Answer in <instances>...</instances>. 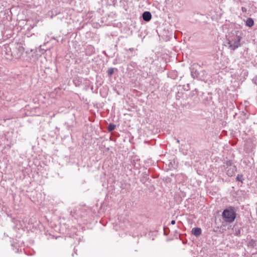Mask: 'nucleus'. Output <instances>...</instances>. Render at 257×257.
I'll list each match as a JSON object with an SVG mask.
<instances>
[{"mask_svg": "<svg viewBox=\"0 0 257 257\" xmlns=\"http://www.w3.org/2000/svg\"><path fill=\"white\" fill-rule=\"evenodd\" d=\"M223 220L228 223L233 222L236 218V211L233 207L229 206L224 209L222 214Z\"/></svg>", "mask_w": 257, "mask_h": 257, "instance_id": "7ed1b4c3", "label": "nucleus"}, {"mask_svg": "<svg viewBox=\"0 0 257 257\" xmlns=\"http://www.w3.org/2000/svg\"><path fill=\"white\" fill-rule=\"evenodd\" d=\"M241 37L238 31L233 30L226 35L227 43L228 48L231 50H235L240 46Z\"/></svg>", "mask_w": 257, "mask_h": 257, "instance_id": "f257e3e1", "label": "nucleus"}, {"mask_svg": "<svg viewBox=\"0 0 257 257\" xmlns=\"http://www.w3.org/2000/svg\"><path fill=\"white\" fill-rule=\"evenodd\" d=\"M201 65L198 63H193L191 67V75L194 79H197L201 80H204L205 77V71L201 70Z\"/></svg>", "mask_w": 257, "mask_h": 257, "instance_id": "f03ea898", "label": "nucleus"}, {"mask_svg": "<svg viewBox=\"0 0 257 257\" xmlns=\"http://www.w3.org/2000/svg\"><path fill=\"white\" fill-rule=\"evenodd\" d=\"M12 45L13 43L4 45L2 49V54H4L8 56H10L13 57Z\"/></svg>", "mask_w": 257, "mask_h": 257, "instance_id": "423d86ee", "label": "nucleus"}, {"mask_svg": "<svg viewBox=\"0 0 257 257\" xmlns=\"http://www.w3.org/2000/svg\"><path fill=\"white\" fill-rule=\"evenodd\" d=\"M125 50H127V49H125ZM128 50H129L131 52H133L135 51V49L133 48H130L129 49H128Z\"/></svg>", "mask_w": 257, "mask_h": 257, "instance_id": "4468645a", "label": "nucleus"}, {"mask_svg": "<svg viewBox=\"0 0 257 257\" xmlns=\"http://www.w3.org/2000/svg\"><path fill=\"white\" fill-rule=\"evenodd\" d=\"M256 244V241L253 240V239H251L249 242H248V245L249 246H255Z\"/></svg>", "mask_w": 257, "mask_h": 257, "instance_id": "f8f14e48", "label": "nucleus"}, {"mask_svg": "<svg viewBox=\"0 0 257 257\" xmlns=\"http://www.w3.org/2000/svg\"><path fill=\"white\" fill-rule=\"evenodd\" d=\"M187 86H188V87H189V84H187Z\"/></svg>", "mask_w": 257, "mask_h": 257, "instance_id": "f3484780", "label": "nucleus"}, {"mask_svg": "<svg viewBox=\"0 0 257 257\" xmlns=\"http://www.w3.org/2000/svg\"><path fill=\"white\" fill-rule=\"evenodd\" d=\"M191 232L196 237H198L201 234L202 230L199 227H194L192 229Z\"/></svg>", "mask_w": 257, "mask_h": 257, "instance_id": "6e6552de", "label": "nucleus"}, {"mask_svg": "<svg viewBox=\"0 0 257 257\" xmlns=\"http://www.w3.org/2000/svg\"><path fill=\"white\" fill-rule=\"evenodd\" d=\"M114 73V69L113 68H109L107 70V74L109 77H110Z\"/></svg>", "mask_w": 257, "mask_h": 257, "instance_id": "9b49d317", "label": "nucleus"}, {"mask_svg": "<svg viewBox=\"0 0 257 257\" xmlns=\"http://www.w3.org/2000/svg\"><path fill=\"white\" fill-rule=\"evenodd\" d=\"M175 223H176V221H175V220H172V221H171V223L172 224H173V225L175 224Z\"/></svg>", "mask_w": 257, "mask_h": 257, "instance_id": "2eb2a0df", "label": "nucleus"}, {"mask_svg": "<svg viewBox=\"0 0 257 257\" xmlns=\"http://www.w3.org/2000/svg\"><path fill=\"white\" fill-rule=\"evenodd\" d=\"M241 10H242V12H246V9H245V8H243V7H242V8H241Z\"/></svg>", "mask_w": 257, "mask_h": 257, "instance_id": "dca6fc26", "label": "nucleus"}, {"mask_svg": "<svg viewBox=\"0 0 257 257\" xmlns=\"http://www.w3.org/2000/svg\"><path fill=\"white\" fill-rule=\"evenodd\" d=\"M222 170L224 169L226 174L228 176H232L236 171V168L230 160H228L223 163V165L220 168Z\"/></svg>", "mask_w": 257, "mask_h": 257, "instance_id": "39448f33", "label": "nucleus"}, {"mask_svg": "<svg viewBox=\"0 0 257 257\" xmlns=\"http://www.w3.org/2000/svg\"><path fill=\"white\" fill-rule=\"evenodd\" d=\"M116 127V125L114 124H112V123H110L108 126V127H107V130H108V132H112V131H113L115 128Z\"/></svg>", "mask_w": 257, "mask_h": 257, "instance_id": "9d476101", "label": "nucleus"}, {"mask_svg": "<svg viewBox=\"0 0 257 257\" xmlns=\"http://www.w3.org/2000/svg\"><path fill=\"white\" fill-rule=\"evenodd\" d=\"M245 24L247 26L249 27H251L254 25V21L252 18H247L245 21Z\"/></svg>", "mask_w": 257, "mask_h": 257, "instance_id": "1a4fd4ad", "label": "nucleus"}, {"mask_svg": "<svg viewBox=\"0 0 257 257\" xmlns=\"http://www.w3.org/2000/svg\"><path fill=\"white\" fill-rule=\"evenodd\" d=\"M13 57L16 59H19L23 54L25 49L23 44L22 43L15 42L13 43Z\"/></svg>", "mask_w": 257, "mask_h": 257, "instance_id": "20e7f679", "label": "nucleus"}, {"mask_svg": "<svg viewBox=\"0 0 257 257\" xmlns=\"http://www.w3.org/2000/svg\"><path fill=\"white\" fill-rule=\"evenodd\" d=\"M243 179V176L241 175H238L236 177V180L240 182H242Z\"/></svg>", "mask_w": 257, "mask_h": 257, "instance_id": "ddd939ff", "label": "nucleus"}, {"mask_svg": "<svg viewBox=\"0 0 257 257\" xmlns=\"http://www.w3.org/2000/svg\"><path fill=\"white\" fill-rule=\"evenodd\" d=\"M143 19L146 22H149L152 18V15L150 12L146 11L142 15Z\"/></svg>", "mask_w": 257, "mask_h": 257, "instance_id": "0eeeda50", "label": "nucleus"}]
</instances>
